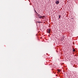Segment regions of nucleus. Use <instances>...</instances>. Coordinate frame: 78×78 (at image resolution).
I'll use <instances>...</instances> for the list:
<instances>
[{
  "label": "nucleus",
  "instance_id": "obj_1",
  "mask_svg": "<svg viewBox=\"0 0 78 78\" xmlns=\"http://www.w3.org/2000/svg\"><path fill=\"white\" fill-rule=\"evenodd\" d=\"M59 1H56V3L58 4H59Z\"/></svg>",
  "mask_w": 78,
  "mask_h": 78
},
{
  "label": "nucleus",
  "instance_id": "obj_3",
  "mask_svg": "<svg viewBox=\"0 0 78 78\" xmlns=\"http://www.w3.org/2000/svg\"><path fill=\"white\" fill-rule=\"evenodd\" d=\"M44 17H45V16H42V19H44Z\"/></svg>",
  "mask_w": 78,
  "mask_h": 78
},
{
  "label": "nucleus",
  "instance_id": "obj_6",
  "mask_svg": "<svg viewBox=\"0 0 78 78\" xmlns=\"http://www.w3.org/2000/svg\"><path fill=\"white\" fill-rule=\"evenodd\" d=\"M39 17L40 18H42V16H39Z\"/></svg>",
  "mask_w": 78,
  "mask_h": 78
},
{
  "label": "nucleus",
  "instance_id": "obj_4",
  "mask_svg": "<svg viewBox=\"0 0 78 78\" xmlns=\"http://www.w3.org/2000/svg\"><path fill=\"white\" fill-rule=\"evenodd\" d=\"M58 72H61V70L60 69H58Z\"/></svg>",
  "mask_w": 78,
  "mask_h": 78
},
{
  "label": "nucleus",
  "instance_id": "obj_8",
  "mask_svg": "<svg viewBox=\"0 0 78 78\" xmlns=\"http://www.w3.org/2000/svg\"><path fill=\"white\" fill-rule=\"evenodd\" d=\"M73 51L74 52L75 51V50L74 49V50H73Z\"/></svg>",
  "mask_w": 78,
  "mask_h": 78
},
{
  "label": "nucleus",
  "instance_id": "obj_7",
  "mask_svg": "<svg viewBox=\"0 0 78 78\" xmlns=\"http://www.w3.org/2000/svg\"><path fill=\"white\" fill-rule=\"evenodd\" d=\"M37 23H41V22H37Z\"/></svg>",
  "mask_w": 78,
  "mask_h": 78
},
{
  "label": "nucleus",
  "instance_id": "obj_9",
  "mask_svg": "<svg viewBox=\"0 0 78 78\" xmlns=\"http://www.w3.org/2000/svg\"><path fill=\"white\" fill-rule=\"evenodd\" d=\"M35 12H36L37 13V11H36V10H35Z\"/></svg>",
  "mask_w": 78,
  "mask_h": 78
},
{
  "label": "nucleus",
  "instance_id": "obj_5",
  "mask_svg": "<svg viewBox=\"0 0 78 78\" xmlns=\"http://www.w3.org/2000/svg\"><path fill=\"white\" fill-rule=\"evenodd\" d=\"M61 16H60V15H59V18L60 19L61 18Z\"/></svg>",
  "mask_w": 78,
  "mask_h": 78
},
{
  "label": "nucleus",
  "instance_id": "obj_2",
  "mask_svg": "<svg viewBox=\"0 0 78 78\" xmlns=\"http://www.w3.org/2000/svg\"><path fill=\"white\" fill-rule=\"evenodd\" d=\"M47 32H48V33H49V34H50V29H49L48 30H47Z\"/></svg>",
  "mask_w": 78,
  "mask_h": 78
}]
</instances>
